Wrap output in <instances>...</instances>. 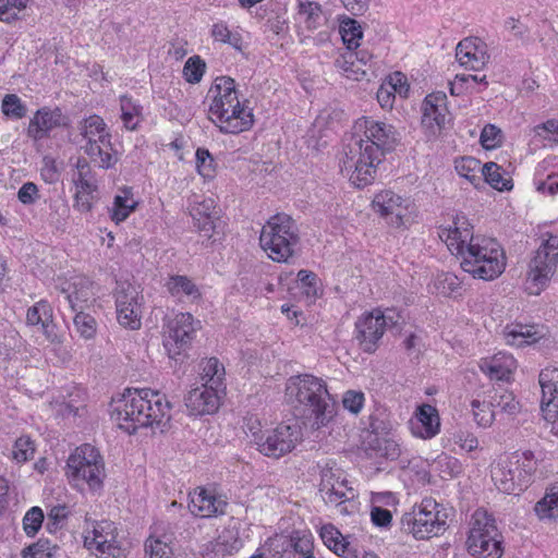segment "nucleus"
I'll return each instance as SVG.
<instances>
[{"label": "nucleus", "instance_id": "1", "mask_svg": "<svg viewBox=\"0 0 558 558\" xmlns=\"http://www.w3.org/2000/svg\"><path fill=\"white\" fill-rule=\"evenodd\" d=\"M400 133L387 122L362 117L354 124V133L343 146L340 170L357 187L375 180L377 166L386 154L396 149Z\"/></svg>", "mask_w": 558, "mask_h": 558}, {"label": "nucleus", "instance_id": "2", "mask_svg": "<svg viewBox=\"0 0 558 558\" xmlns=\"http://www.w3.org/2000/svg\"><path fill=\"white\" fill-rule=\"evenodd\" d=\"M111 408V418L130 435L140 427L165 426L170 420L169 401L151 389L128 388Z\"/></svg>", "mask_w": 558, "mask_h": 558}, {"label": "nucleus", "instance_id": "3", "mask_svg": "<svg viewBox=\"0 0 558 558\" xmlns=\"http://www.w3.org/2000/svg\"><path fill=\"white\" fill-rule=\"evenodd\" d=\"M287 402L303 416L313 420V427L327 426L336 415V400L324 379L311 374L291 376L284 389Z\"/></svg>", "mask_w": 558, "mask_h": 558}, {"label": "nucleus", "instance_id": "4", "mask_svg": "<svg viewBox=\"0 0 558 558\" xmlns=\"http://www.w3.org/2000/svg\"><path fill=\"white\" fill-rule=\"evenodd\" d=\"M208 95H213L208 108L209 119L221 133L239 134L253 126V112L240 102L235 81L232 77H217Z\"/></svg>", "mask_w": 558, "mask_h": 558}, {"label": "nucleus", "instance_id": "5", "mask_svg": "<svg viewBox=\"0 0 558 558\" xmlns=\"http://www.w3.org/2000/svg\"><path fill=\"white\" fill-rule=\"evenodd\" d=\"M460 258V266L463 271L474 278L494 280L498 278L506 268V255L501 245L492 238L476 235L473 243H469L456 253Z\"/></svg>", "mask_w": 558, "mask_h": 558}, {"label": "nucleus", "instance_id": "6", "mask_svg": "<svg viewBox=\"0 0 558 558\" xmlns=\"http://www.w3.org/2000/svg\"><path fill=\"white\" fill-rule=\"evenodd\" d=\"M259 244L274 262L288 263L300 244L296 222L287 214L271 216L262 228Z\"/></svg>", "mask_w": 558, "mask_h": 558}, {"label": "nucleus", "instance_id": "7", "mask_svg": "<svg viewBox=\"0 0 558 558\" xmlns=\"http://www.w3.org/2000/svg\"><path fill=\"white\" fill-rule=\"evenodd\" d=\"M535 470L534 453L527 450L500 458L490 472L498 490L517 495L532 483Z\"/></svg>", "mask_w": 558, "mask_h": 558}, {"label": "nucleus", "instance_id": "8", "mask_svg": "<svg viewBox=\"0 0 558 558\" xmlns=\"http://www.w3.org/2000/svg\"><path fill=\"white\" fill-rule=\"evenodd\" d=\"M448 509L433 498H424L401 519L402 529L415 539L442 535L448 529Z\"/></svg>", "mask_w": 558, "mask_h": 558}, {"label": "nucleus", "instance_id": "9", "mask_svg": "<svg viewBox=\"0 0 558 558\" xmlns=\"http://www.w3.org/2000/svg\"><path fill=\"white\" fill-rule=\"evenodd\" d=\"M404 323L401 314L395 310L385 312L376 308L362 314L355 322V340L365 353H374L386 330L399 332Z\"/></svg>", "mask_w": 558, "mask_h": 558}, {"label": "nucleus", "instance_id": "10", "mask_svg": "<svg viewBox=\"0 0 558 558\" xmlns=\"http://www.w3.org/2000/svg\"><path fill=\"white\" fill-rule=\"evenodd\" d=\"M466 546L474 558H500L504 555V537L493 515L484 510L474 512Z\"/></svg>", "mask_w": 558, "mask_h": 558}, {"label": "nucleus", "instance_id": "11", "mask_svg": "<svg viewBox=\"0 0 558 558\" xmlns=\"http://www.w3.org/2000/svg\"><path fill=\"white\" fill-rule=\"evenodd\" d=\"M65 474L71 481L86 482L89 488L101 487L106 477V470L99 450L90 444H83L77 447L68 458Z\"/></svg>", "mask_w": 558, "mask_h": 558}, {"label": "nucleus", "instance_id": "12", "mask_svg": "<svg viewBox=\"0 0 558 558\" xmlns=\"http://www.w3.org/2000/svg\"><path fill=\"white\" fill-rule=\"evenodd\" d=\"M541 245L535 251L533 258L529 264L527 282L535 290L533 293L538 294L554 276L558 265V234H545Z\"/></svg>", "mask_w": 558, "mask_h": 558}, {"label": "nucleus", "instance_id": "13", "mask_svg": "<svg viewBox=\"0 0 558 558\" xmlns=\"http://www.w3.org/2000/svg\"><path fill=\"white\" fill-rule=\"evenodd\" d=\"M196 326L192 314L178 313L166 325L163 347L170 359L177 360L191 347Z\"/></svg>", "mask_w": 558, "mask_h": 558}, {"label": "nucleus", "instance_id": "14", "mask_svg": "<svg viewBox=\"0 0 558 558\" xmlns=\"http://www.w3.org/2000/svg\"><path fill=\"white\" fill-rule=\"evenodd\" d=\"M298 434L290 425L279 424L265 432H252V437L260 453L278 459L295 447Z\"/></svg>", "mask_w": 558, "mask_h": 558}, {"label": "nucleus", "instance_id": "15", "mask_svg": "<svg viewBox=\"0 0 558 558\" xmlns=\"http://www.w3.org/2000/svg\"><path fill=\"white\" fill-rule=\"evenodd\" d=\"M268 558H316L311 534L276 535L266 543Z\"/></svg>", "mask_w": 558, "mask_h": 558}, {"label": "nucleus", "instance_id": "16", "mask_svg": "<svg viewBox=\"0 0 558 558\" xmlns=\"http://www.w3.org/2000/svg\"><path fill=\"white\" fill-rule=\"evenodd\" d=\"M190 512L199 518H214L223 515L227 511L228 499L214 488L196 487L189 494Z\"/></svg>", "mask_w": 558, "mask_h": 558}, {"label": "nucleus", "instance_id": "17", "mask_svg": "<svg viewBox=\"0 0 558 558\" xmlns=\"http://www.w3.org/2000/svg\"><path fill=\"white\" fill-rule=\"evenodd\" d=\"M538 381L542 389L541 410L544 418L555 422L558 418V368L542 369Z\"/></svg>", "mask_w": 558, "mask_h": 558}, {"label": "nucleus", "instance_id": "18", "mask_svg": "<svg viewBox=\"0 0 558 558\" xmlns=\"http://www.w3.org/2000/svg\"><path fill=\"white\" fill-rule=\"evenodd\" d=\"M438 235L452 254L461 253L463 247L476 239V235L473 234V226L464 215H457L453 225L440 228Z\"/></svg>", "mask_w": 558, "mask_h": 558}, {"label": "nucleus", "instance_id": "19", "mask_svg": "<svg viewBox=\"0 0 558 558\" xmlns=\"http://www.w3.org/2000/svg\"><path fill=\"white\" fill-rule=\"evenodd\" d=\"M173 536L171 523L160 521L151 526V533L145 541V558H171L172 548L170 543Z\"/></svg>", "mask_w": 558, "mask_h": 558}, {"label": "nucleus", "instance_id": "20", "mask_svg": "<svg viewBox=\"0 0 558 558\" xmlns=\"http://www.w3.org/2000/svg\"><path fill=\"white\" fill-rule=\"evenodd\" d=\"M64 124V116L60 108L43 107L31 119L26 133L32 140L40 141L48 137L53 129Z\"/></svg>", "mask_w": 558, "mask_h": 558}, {"label": "nucleus", "instance_id": "21", "mask_svg": "<svg viewBox=\"0 0 558 558\" xmlns=\"http://www.w3.org/2000/svg\"><path fill=\"white\" fill-rule=\"evenodd\" d=\"M184 401L189 413L195 416L213 414L220 404L218 389L208 385H202L190 390Z\"/></svg>", "mask_w": 558, "mask_h": 558}, {"label": "nucleus", "instance_id": "22", "mask_svg": "<svg viewBox=\"0 0 558 558\" xmlns=\"http://www.w3.org/2000/svg\"><path fill=\"white\" fill-rule=\"evenodd\" d=\"M456 58L462 66L478 71L486 65L489 54L480 39L464 38L456 48Z\"/></svg>", "mask_w": 558, "mask_h": 558}, {"label": "nucleus", "instance_id": "23", "mask_svg": "<svg viewBox=\"0 0 558 558\" xmlns=\"http://www.w3.org/2000/svg\"><path fill=\"white\" fill-rule=\"evenodd\" d=\"M411 432L415 437L432 439L440 432V418L434 405L424 403L417 407L411 420Z\"/></svg>", "mask_w": 558, "mask_h": 558}, {"label": "nucleus", "instance_id": "24", "mask_svg": "<svg viewBox=\"0 0 558 558\" xmlns=\"http://www.w3.org/2000/svg\"><path fill=\"white\" fill-rule=\"evenodd\" d=\"M373 207L376 213L385 217L392 227L403 223L405 208L402 206V197L391 191H384L375 195Z\"/></svg>", "mask_w": 558, "mask_h": 558}, {"label": "nucleus", "instance_id": "25", "mask_svg": "<svg viewBox=\"0 0 558 558\" xmlns=\"http://www.w3.org/2000/svg\"><path fill=\"white\" fill-rule=\"evenodd\" d=\"M319 536L323 543L341 558H359L360 551L357 547L352 544L349 538L331 523L324 524L319 530Z\"/></svg>", "mask_w": 558, "mask_h": 558}, {"label": "nucleus", "instance_id": "26", "mask_svg": "<svg viewBox=\"0 0 558 558\" xmlns=\"http://www.w3.org/2000/svg\"><path fill=\"white\" fill-rule=\"evenodd\" d=\"M422 124L427 128H444L447 120V96L442 92L433 93L425 97L422 105Z\"/></svg>", "mask_w": 558, "mask_h": 558}, {"label": "nucleus", "instance_id": "27", "mask_svg": "<svg viewBox=\"0 0 558 558\" xmlns=\"http://www.w3.org/2000/svg\"><path fill=\"white\" fill-rule=\"evenodd\" d=\"M515 367L517 362L513 356L505 352H498L480 362L481 371L493 380L508 381Z\"/></svg>", "mask_w": 558, "mask_h": 558}, {"label": "nucleus", "instance_id": "28", "mask_svg": "<svg viewBox=\"0 0 558 558\" xmlns=\"http://www.w3.org/2000/svg\"><path fill=\"white\" fill-rule=\"evenodd\" d=\"M113 523L105 521L102 525L94 529V538L96 550L101 558H124V549L119 545L113 535Z\"/></svg>", "mask_w": 558, "mask_h": 558}, {"label": "nucleus", "instance_id": "29", "mask_svg": "<svg viewBox=\"0 0 558 558\" xmlns=\"http://www.w3.org/2000/svg\"><path fill=\"white\" fill-rule=\"evenodd\" d=\"M113 523L105 521L102 525L94 529V538L96 550L101 558H124V549L119 545L113 535Z\"/></svg>", "mask_w": 558, "mask_h": 558}, {"label": "nucleus", "instance_id": "30", "mask_svg": "<svg viewBox=\"0 0 558 558\" xmlns=\"http://www.w3.org/2000/svg\"><path fill=\"white\" fill-rule=\"evenodd\" d=\"M329 480H331L330 476L319 482V493L324 501L326 505L339 507L341 513H348L347 507L343 505L354 498L353 489L348 486V481L331 485Z\"/></svg>", "mask_w": 558, "mask_h": 558}, {"label": "nucleus", "instance_id": "31", "mask_svg": "<svg viewBox=\"0 0 558 558\" xmlns=\"http://www.w3.org/2000/svg\"><path fill=\"white\" fill-rule=\"evenodd\" d=\"M26 323L29 326H41V330L50 341H54L57 333L53 323L52 307L46 300L36 302L27 310Z\"/></svg>", "mask_w": 558, "mask_h": 558}, {"label": "nucleus", "instance_id": "32", "mask_svg": "<svg viewBox=\"0 0 558 558\" xmlns=\"http://www.w3.org/2000/svg\"><path fill=\"white\" fill-rule=\"evenodd\" d=\"M83 149L90 160L101 169H111L119 160L118 153L111 144V137H108V143L106 140L104 143L90 142L89 145H84Z\"/></svg>", "mask_w": 558, "mask_h": 558}, {"label": "nucleus", "instance_id": "33", "mask_svg": "<svg viewBox=\"0 0 558 558\" xmlns=\"http://www.w3.org/2000/svg\"><path fill=\"white\" fill-rule=\"evenodd\" d=\"M120 104V119L123 128L128 131L138 130L141 123L144 121L143 106L138 100L129 95H121L119 98Z\"/></svg>", "mask_w": 558, "mask_h": 558}, {"label": "nucleus", "instance_id": "34", "mask_svg": "<svg viewBox=\"0 0 558 558\" xmlns=\"http://www.w3.org/2000/svg\"><path fill=\"white\" fill-rule=\"evenodd\" d=\"M136 207L137 202L134 199L132 187L123 186L113 198L112 207L109 209L110 218L118 225L124 221Z\"/></svg>", "mask_w": 558, "mask_h": 558}, {"label": "nucleus", "instance_id": "35", "mask_svg": "<svg viewBox=\"0 0 558 558\" xmlns=\"http://www.w3.org/2000/svg\"><path fill=\"white\" fill-rule=\"evenodd\" d=\"M78 130L86 141L85 145H89L90 142L104 143V140L108 143V137H111L106 122L98 114H92L83 119L78 124Z\"/></svg>", "mask_w": 558, "mask_h": 558}, {"label": "nucleus", "instance_id": "36", "mask_svg": "<svg viewBox=\"0 0 558 558\" xmlns=\"http://www.w3.org/2000/svg\"><path fill=\"white\" fill-rule=\"evenodd\" d=\"M481 175L493 189L504 192L512 189V180L505 178L501 167L495 162H486Z\"/></svg>", "mask_w": 558, "mask_h": 558}, {"label": "nucleus", "instance_id": "37", "mask_svg": "<svg viewBox=\"0 0 558 558\" xmlns=\"http://www.w3.org/2000/svg\"><path fill=\"white\" fill-rule=\"evenodd\" d=\"M143 302H128L123 307H117V318L120 325L132 330L141 327Z\"/></svg>", "mask_w": 558, "mask_h": 558}, {"label": "nucleus", "instance_id": "38", "mask_svg": "<svg viewBox=\"0 0 558 558\" xmlns=\"http://www.w3.org/2000/svg\"><path fill=\"white\" fill-rule=\"evenodd\" d=\"M73 182L76 189L98 190L97 180L89 162L84 157H78L75 162Z\"/></svg>", "mask_w": 558, "mask_h": 558}, {"label": "nucleus", "instance_id": "39", "mask_svg": "<svg viewBox=\"0 0 558 558\" xmlns=\"http://www.w3.org/2000/svg\"><path fill=\"white\" fill-rule=\"evenodd\" d=\"M454 168L458 174L473 185H477L482 181V166L480 160L473 157H461L454 161Z\"/></svg>", "mask_w": 558, "mask_h": 558}, {"label": "nucleus", "instance_id": "40", "mask_svg": "<svg viewBox=\"0 0 558 558\" xmlns=\"http://www.w3.org/2000/svg\"><path fill=\"white\" fill-rule=\"evenodd\" d=\"M340 34L347 49H357L360 40L363 37V31L360 23L351 17H345L340 22Z\"/></svg>", "mask_w": 558, "mask_h": 558}, {"label": "nucleus", "instance_id": "41", "mask_svg": "<svg viewBox=\"0 0 558 558\" xmlns=\"http://www.w3.org/2000/svg\"><path fill=\"white\" fill-rule=\"evenodd\" d=\"M168 291L171 295L177 296L184 294L197 299L201 296V292L196 284L186 276L175 275L169 278L167 283Z\"/></svg>", "mask_w": 558, "mask_h": 558}, {"label": "nucleus", "instance_id": "42", "mask_svg": "<svg viewBox=\"0 0 558 558\" xmlns=\"http://www.w3.org/2000/svg\"><path fill=\"white\" fill-rule=\"evenodd\" d=\"M369 447L375 452V456L388 460H397L401 453L399 444L388 437L375 436L369 442Z\"/></svg>", "mask_w": 558, "mask_h": 558}, {"label": "nucleus", "instance_id": "43", "mask_svg": "<svg viewBox=\"0 0 558 558\" xmlns=\"http://www.w3.org/2000/svg\"><path fill=\"white\" fill-rule=\"evenodd\" d=\"M356 59L357 54H353V49H347V52L336 59L335 65L341 69L347 77L359 81L366 75V71L359 65Z\"/></svg>", "mask_w": 558, "mask_h": 558}, {"label": "nucleus", "instance_id": "44", "mask_svg": "<svg viewBox=\"0 0 558 558\" xmlns=\"http://www.w3.org/2000/svg\"><path fill=\"white\" fill-rule=\"evenodd\" d=\"M210 35L215 41L228 44L236 50L242 49V36L239 33L231 32L223 21L211 26Z\"/></svg>", "mask_w": 558, "mask_h": 558}, {"label": "nucleus", "instance_id": "45", "mask_svg": "<svg viewBox=\"0 0 558 558\" xmlns=\"http://www.w3.org/2000/svg\"><path fill=\"white\" fill-rule=\"evenodd\" d=\"M225 368L216 357L208 359L203 366L202 378L205 380L203 385L219 389L222 384Z\"/></svg>", "mask_w": 558, "mask_h": 558}, {"label": "nucleus", "instance_id": "46", "mask_svg": "<svg viewBox=\"0 0 558 558\" xmlns=\"http://www.w3.org/2000/svg\"><path fill=\"white\" fill-rule=\"evenodd\" d=\"M116 307H123L128 302H143V296L137 288L129 281H117L113 291Z\"/></svg>", "mask_w": 558, "mask_h": 558}, {"label": "nucleus", "instance_id": "47", "mask_svg": "<svg viewBox=\"0 0 558 558\" xmlns=\"http://www.w3.org/2000/svg\"><path fill=\"white\" fill-rule=\"evenodd\" d=\"M490 409L499 408L502 412L513 415L519 412L520 404L515 400L514 396L511 392L501 390H496L493 396H490Z\"/></svg>", "mask_w": 558, "mask_h": 558}, {"label": "nucleus", "instance_id": "48", "mask_svg": "<svg viewBox=\"0 0 558 558\" xmlns=\"http://www.w3.org/2000/svg\"><path fill=\"white\" fill-rule=\"evenodd\" d=\"M58 547L47 538H39L36 543L23 548L22 558H52Z\"/></svg>", "mask_w": 558, "mask_h": 558}, {"label": "nucleus", "instance_id": "49", "mask_svg": "<svg viewBox=\"0 0 558 558\" xmlns=\"http://www.w3.org/2000/svg\"><path fill=\"white\" fill-rule=\"evenodd\" d=\"M299 13L305 16L307 28L318 27L323 14L322 5L318 2L299 0Z\"/></svg>", "mask_w": 558, "mask_h": 558}, {"label": "nucleus", "instance_id": "50", "mask_svg": "<svg viewBox=\"0 0 558 558\" xmlns=\"http://www.w3.org/2000/svg\"><path fill=\"white\" fill-rule=\"evenodd\" d=\"M471 407L474 421L480 427L486 428L492 425L495 418V412L493 409H490L489 401L486 402L474 399L471 402Z\"/></svg>", "mask_w": 558, "mask_h": 558}, {"label": "nucleus", "instance_id": "51", "mask_svg": "<svg viewBox=\"0 0 558 558\" xmlns=\"http://www.w3.org/2000/svg\"><path fill=\"white\" fill-rule=\"evenodd\" d=\"M206 70V63L199 56L190 57L183 66V76L186 82L196 84L201 82Z\"/></svg>", "mask_w": 558, "mask_h": 558}, {"label": "nucleus", "instance_id": "52", "mask_svg": "<svg viewBox=\"0 0 558 558\" xmlns=\"http://www.w3.org/2000/svg\"><path fill=\"white\" fill-rule=\"evenodd\" d=\"M1 108L4 116L13 119H22L27 113L26 106L15 94L5 95L2 99Z\"/></svg>", "mask_w": 558, "mask_h": 558}, {"label": "nucleus", "instance_id": "53", "mask_svg": "<svg viewBox=\"0 0 558 558\" xmlns=\"http://www.w3.org/2000/svg\"><path fill=\"white\" fill-rule=\"evenodd\" d=\"M73 323L76 331L83 338L90 339L95 336L97 324L92 315L86 314L83 311L75 312Z\"/></svg>", "mask_w": 558, "mask_h": 558}, {"label": "nucleus", "instance_id": "54", "mask_svg": "<svg viewBox=\"0 0 558 558\" xmlns=\"http://www.w3.org/2000/svg\"><path fill=\"white\" fill-rule=\"evenodd\" d=\"M44 512L39 507L31 508L23 518V530L27 536L34 537L44 522Z\"/></svg>", "mask_w": 558, "mask_h": 558}, {"label": "nucleus", "instance_id": "55", "mask_svg": "<svg viewBox=\"0 0 558 558\" xmlns=\"http://www.w3.org/2000/svg\"><path fill=\"white\" fill-rule=\"evenodd\" d=\"M196 170L204 178H213L215 174V160L207 148L199 147L195 153Z\"/></svg>", "mask_w": 558, "mask_h": 558}, {"label": "nucleus", "instance_id": "56", "mask_svg": "<svg viewBox=\"0 0 558 558\" xmlns=\"http://www.w3.org/2000/svg\"><path fill=\"white\" fill-rule=\"evenodd\" d=\"M12 453L17 462H26L33 459L35 453L34 441L28 436H21L15 440Z\"/></svg>", "mask_w": 558, "mask_h": 558}, {"label": "nucleus", "instance_id": "57", "mask_svg": "<svg viewBox=\"0 0 558 558\" xmlns=\"http://www.w3.org/2000/svg\"><path fill=\"white\" fill-rule=\"evenodd\" d=\"M317 468L319 469V475L320 481H324V478L331 477L329 480L331 485H335L336 483L348 481L343 471L337 466L336 462L333 461H326L323 464L318 463Z\"/></svg>", "mask_w": 558, "mask_h": 558}, {"label": "nucleus", "instance_id": "58", "mask_svg": "<svg viewBox=\"0 0 558 558\" xmlns=\"http://www.w3.org/2000/svg\"><path fill=\"white\" fill-rule=\"evenodd\" d=\"M96 192L97 190L77 189L73 207L80 213H89L93 209Z\"/></svg>", "mask_w": 558, "mask_h": 558}, {"label": "nucleus", "instance_id": "59", "mask_svg": "<svg viewBox=\"0 0 558 558\" xmlns=\"http://www.w3.org/2000/svg\"><path fill=\"white\" fill-rule=\"evenodd\" d=\"M502 133L499 128L494 124H486L481 133V144L489 149L495 148L501 143Z\"/></svg>", "mask_w": 558, "mask_h": 558}, {"label": "nucleus", "instance_id": "60", "mask_svg": "<svg viewBox=\"0 0 558 558\" xmlns=\"http://www.w3.org/2000/svg\"><path fill=\"white\" fill-rule=\"evenodd\" d=\"M365 401L364 393L355 390H348L343 395L342 404L343 408L353 414L361 412Z\"/></svg>", "mask_w": 558, "mask_h": 558}, {"label": "nucleus", "instance_id": "61", "mask_svg": "<svg viewBox=\"0 0 558 558\" xmlns=\"http://www.w3.org/2000/svg\"><path fill=\"white\" fill-rule=\"evenodd\" d=\"M506 342L518 348L529 344V340L524 339L523 325H507L504 330Z\"/></svg>", "mask_w": 558, "mask_h": 558}, {"label": "nucleus", "instance_id": "62", "mask_svg": "<svg viewBox=\"0 0 558 558\" xmlns=\"http://www.w3.org/2000/svg\"><path fill=\"white\" fill-rule=\"evenodd\" d=\"M534 132L538 136H543L545 140L558 141V120L550 119L544 123H541L534 128Z\"/></svg>", "mask_w": 558, "mask_h": 558}, {"label": "nucleus", "instance_id": "63", "mask_svg": "<svg viewBox=\"0 0 558 558\" xmlns=\"http://www.w3.org/2000/svg\"><path fill=\"white\" fill-rule=\"evenodd\" d=\"M376 97L383 109H391L396 99V88L384 83L378 88Z\"/></svg>", "mask_w": 558, "mask_h": 558}, {"label": "nucleus", "instance_id": "64", "mask_svg": "<svg viewBox=\"0 0 558 558\" xmlns=\"http://www.w3.org/2000/svg\"><path fill=\"white\" fill-rule=\"evenodd\" d=\"M38 197V187L33 182L24 183L17 192V198L24 205L34 204Z\"/></svg>", "mask_w": 558, "mask_h": 558}]
</instances>
